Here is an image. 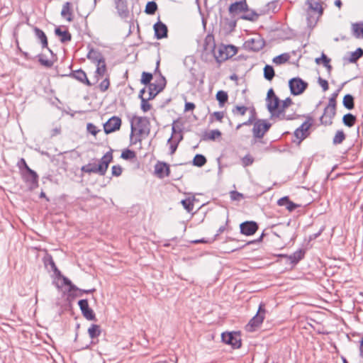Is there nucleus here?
Here are the masks:
<instances>
[{
  "mask_svg": "<svg viewBox=\"0 0 363 363\" xmlns=\"http://www.w3.org/2000/svg\"><path fill=\"white\" fill-rule=\"evenodd\" d=\"M113 160L112 150L107 152L100 160L99 164H97L98 174L104 176L109 163Z\"/></svg>",
  "mask_w": 363,
  "mask_h": 363,
  "instance_id": "obj_12",
  "label": "nucleus"
},
{
  "mask_svg": "<svg viewBox=\"0 0 363 363\" xmlns=\"http://www.w3.org/2000/svg\"><path fill=\"white\" fill-rule=\"evenodd\" d=\"M86 57L94 63H101L105 61L101 52L97 50L91 48L86 55Z\"/></svg>",
  "mask_w": 363,
  "mask_h": 363,
  "instance_id": "obj_20",
  "label": "nucleus"
},
{
  "mask_svg": "<svg viewBox=\"0 0 363 363\" xmlns=\"http://www.w3.org/2000/svg\"><path fill=\"white\" fill-rule=\"evenodd\" d=\"M155 36L157 39H162L167 37L168 29L167 26L161 22L157 21L154 25Z\"/></svg>",
  "mask_w": 363,
  "mask_h": 363,
  "instance_id": "obj_17",
  "label": "nucleus"
},
{
  "mask_svg": "<svg viewBox=\"0 0 363 363\" xmlns=\"http://www.w3.org/2000/svg\"><path fill=\"white\" fill-rule=\"evenodd\" d=\"M45 264L50 266L52 270L55 272L56 276H61V272L57 269V267L55 265V263L51 256H50V257L48 259L47 262H45Z\"/></svg>",
  "mask_w": 363,
  "mask_h": 363,
  "instance_id": "obj_49",
  "label": "nucleus"
},
{
  "mask_svg": "<svg viewBox=\"0 0 363 363\" xmlns=\"http://www.w3.org/2000/svg\"><path fill=\"white\" fill-rule=\"evenodd\" d=\"M34 33L35 36L40 40L42 48H48V38L43 30L35 27L34 28Z\"/></svg>",
  "mask_w": 363,
  "mask_h": 363,
  "instance_id": "obj_27",
  "label": "nucleus"
},
{
  "mask_svg": "<svg viewBox=\"0 0 363 363\" xmlns=\"http://www.w3.org/2000/svg\"><path fill=\"white\" fill-rule=\"evenodd\" d=\"M216 98L217 101H218L219 106L220 107L223 106L225 103L227 102L228 99V95L226 91L220 90L217 92L216 95Z\"/></svg>",
  "mask_w": 363,
  "mask_h": 363,
  "instance_id": "obj_34",
  "label": "nucleus"
},
{
  "mask_svg": "<svg viewBox=\"0 0 363 363\" xmlns=\"http://www.w3.org/2000/svg\"><path fill=\"white\" fill-rule=\"evenodd\" d=\"M291 104H292V100L291 98L288 97L285 100L282 101V105L280 108H277V110L275 113L276 116L279 117L281 116V118L286 119V120H291L293 119V117L291 116H285L284 114V109L289 106Z\"/></svg>",
  "mask_w": 363,
  "mask_h": 363,
  "instance_id": "obj_21",
  "label": "nucleus"
},
{
  "mask_svg": "<svg viewBox=\"0 0 363 363\" xmlns=\"http://www.w3.org/2000/svg\"><path fill=\"white\" fill-rule=\"evenodd\" d=\"M58 278H61L62 279L63 284L65 286H69V291H72L75 290H78V287H77L74 284L72 283V281L66 277L61 274V276H57Z\"/></svg>",
  "mask_w": 363,
  "mask_h": 363,
  "instance_id": "obj_45",
  "label": "nucleus"
},
{
  "mask_svg": "<svg viewBox=\"0 0 363 363\" xmlns=\"http://www.w3.org/2000/svg\"><path fill=\"white\" fill-rule=\"evenodd\" d=\"M21 177L29 190L33 191L38 187L39 176L35 171L30 169L22 172Z\"/></svg>",
  "mask_w": 363,
  "mask_h": 363,
  "instance_id": "obj_3",
  "label": "nucleus"
},
{
  "mask_svg": "<svg viewBox=\"0 0 363 363\" xmlns=\"http://www.w3.org/2000/svg\"><path fill=\"white\" fill-rule=\"evenodd\" d=\"M78 306L84 317L88 320H95L96 315L94 311L89 307L87 299H82L78 301Z\"/></svg>",
  "mask_w": 363,
  "mask_h": 363,
  "instance_id": "obj_14",
  "label": "nucleus"
},
{
  "mask_svg": "<svg viewBox=\"0 0 363 363\" xmlns=\"http://www.w3.org/2000/svg\"><path fill=\"white\" fill-rule=\"evenodd\" d=\"M289 57L288 53H283L274 57L273 62L276 65H281L286 62L289 60Z\"/></svg>",
  "mask_w": 363,
  "mask_h": 363,
  "instance_id": "obj_40",
  "label": "nucleus"
},
{
  "mask_svg": "<svg viewBox=\"0 0 363 363\" xmlns=\"http://www.w3.org/2000/svg\"><path fill=\"white\" fill-rule=\"evenodd\" d=\"M313 118L311 117H308V120L303 123L300 127L298 128L301 129L306 133H308V130L312 125Z\"/></svg>",
  "mask_w": 363,
  "mask_h": 363,
  "instance_id": "obj_51",
  "label": "nucleus"
},
{
  "mask_svg": "<svg viewBox=\"0 0 363 363\" xmlns=\"http://www.w3.org/2000/svg\"><path fill=\"white\" fill-rule=\"evenodd\" d=\"M110 86L109 74L99 84V87L101 91L105 92Z\"/></svg>",
  "mask_w": 363,
  "mask_h": 363,
  "instance_id": "obj_48",
  "label": "nucleus"
},
{
  "mask_svg": "<svg viewBox=\"0 0 363 363\" xmlns=\"http://www.w3.org/2000/svg\"><path fill=\"white\" fill-rule=\"evenodd\" d=\"M279 101V99L276 96L273 89H269L267 94L266 104L267 108L272 116L275 115Z\"/></svg>",
  "mask_w": 363,
  "mask_h": 363,
  "instance_id": "obj_6",
  "label": "nucleus"
},
{
  "mask_svg": "<svg viewBox=\"0 0 363 363\" xmlns=\"http://www.w3.org/2000/svg\"><path fill=\"white\" fill-rule=\"evenodd\" d=\"M254 158L250 154L245 155L241 159L242 164L245 167L252 165L254 162Z\"/></svg>",
  "mask_w": 363,
  "mask_h": 363,
  "instance_id": "obj_50",
  "label": "nucleus"
},
{
  "mask_svg": "<svg viewBox=\"0 0 363 363\" xmlns=\"http://www.w3.org/2000/svg\"><path fill=\"white\" fill-rule=\"evenodd\" d=\"M352 30L355 38H363V22L352 23Z\"/></svg>",
  "mask_w": 363,
  "mask_h": 363,
  "instance_id": "obj_29",
  "label": "nucleus"
},
{
  "mask_svg": "<svg viewBox=\"0 0 363 363\" xmlns=\"http://www.w3.org/2000/svg\"><path fill=\"white\" fill-rule=\"evenodd\" d=\"M346 138V135L342 130L336 131L335 136L333 138V144L334 145L341 144Z\"/></svg>",
  "mask_w": 363,
  "mask_h": 363,
  "instance_id": "obj_33",
  "label": "nucleus"
},
{
  "mask_svg": "<svg viewBox=\"0 0 363 363\" xmlns=\"http://www.w3.org/2000/svg\"><path fill=\"white\" fill-rule=\"evenodd\" d=\"M106 62L104 61L101 63L97 64L96 69L95 71V75L94 77L96 79L97 81H99V77H103L104 76H106Z\"/></svg>",
  "mask_w": 363,
  "mask_h": 363,
  "instance_id": "obj_28",
  "label": "nucleus"
},
{
  "mask_svg": "<svg viewBox=\"0 0 363 363\" xmlns=\"http://www.w3.org/2000/svg\"><path fill=\"white\" fill-rule=\"evenodd\" d=\"M248 108L245 106H235L232 109V113L235 116H244L248 111Z\"/></svg>",
  "mask_w": 363,
  "mask_h": 363,
  "instance_id": "obj_41",
  "label": "nucleus"
},
{
  "mask_svg": "<svg viewBox=\"0 0 363 363\" xmlns=\"http://www.w3.org/2000/svg\"><path fill=\"white\" fill-rule=\"evenodd\" d=\"M135 121L138 128V134L139 135H148L150 133V121L147 117L135 116L133 118Z\"/></svg>",
  "mask_w": 363,
  "mask_h": 363,
  "instance_id": "obj_10",
  "label": "nucleus"
},
{
  "mask_svg": "<svg viewBox=\"0 0 363 363\" xmlns=\"http://www.w3.org/2000/svg\"><path fill=\"white\" fill-rule=\"evenodd\" d=\"M244 45L248 50L258 52L264 47L265 42L260 36H256L245 41Z\"/></svg>",
  "mask_w": 363,
  "mask_h": 363,
  "instance_id": "obj_9",
  "label": "nucleus"
},
{
  "mask_svg": "<svg viewBox=\"0 0 363 363\" xmlns=\"http://www.w3.org/2000/svg\"><path fill=\"white\" fill-rule=\"evenodd\" d=\"M318 82L319 85L322 87L323 91H325L328 89V82L326 79H324L321 77H318Z\"/></svg>",
  "mask_w": 363,
  "mask_h": 363,
  "instance_id": "obj_62",
  "label": "nucleus"
},
{
  "mask_svg": "<svg viewBox=\"0 0 363 363\" xmlns=\"http://www.w3.org/2000/svg\"><path fill=\"white\" fill-rule=\"evenodd\" d=\"M16 166L18 167V169H19V172H20V174H22V172H24V171H29L31 169L28 167V165L27 164L25 159L23 158H21L17 164H16Z\"/></svg>",
  "mask_w": 363,
  "mask_h": 363,
  "instance_id": "obj_46",
  "label": "nucleus"
},
{
  "mask_svg": "<svg viewBox=\"0 0 363 363\" xmlns=\"http://www.w3.org/2000/svg\"><path fill=\"white\" fill-rule=\"evenodd\" d=\"M71 76L78 80L79 82L90 86L92 84L90 82L89 79L86 77V74L82 69H79L74 71Z\"/></svg>",
  "mask_w": 363,
  "mask_h": 363,
  "instance_id": "obj_22",
  "label": "nucleus"
},
{
  "mask_svg": "<svg viewBox=\"0 0 363 363\" xmlns=\"http://www.w3.org/2000/svg\"><path fill=\"white\" fill-rule=\"evenodd\" d=\"M336 114V109L325 107L323 115L320 118L321 125L325 126L330 125L333 124V120Z\"/></svg>",
  "mask_w": 363,
  "mask_h": 363,
  "instance_id": "obj_15",
  "label": "nucleus"
},
{
  "mask_svg": "<svg viewBox=\"0 0 363 363\" xmlns=\"http://www.w3.org/2000/svg\"><path fill=\"white\" fill-rule=\"evenodd\" d=\"M121 119L118 116H112L104 124V130L106 134L111 133L120 129Z\"/></svg>",
  "mask_w": 363,
  "mask_h": 363,
  "instance_id": "obj_13",
  "label": "nucleus"
},
{
  "mask_svg": "<svg viewBox=\"0 0 363 363\" xmlns=\"http://www.w3.org/2000/svg\"><path fill=\"white\" fill-rule=\"evenodd\" d=\"M148 89L153 91L154 92L157 91L158 94L164 89V84H157L156 83H151L148 86Z\"/></svg>",
  "mask_w": 363,
  "mask_h": 363,
  "instance_id": "obj_54",
  "label": "nucleus"
},
{
  "mask_svg": "<svg viewBox=\"0 0 363 363\" xmlns=\"http://www.w3.org/2000/svg\"><path fill=\"white\" fill-rule=\"evenodd\" d=\"M86 130L89 133H90L93 135H96L99 132V130L98 128L93 123H89L86 125Z\"/></svg>",
  "mask_w": 363,
  "mask_h": 363,
  "instance_id": "obj_55",
  "label": "nucleus"
},
{
  "mask_svg": "<svg viewBox=\"0 0 363 363\" xmlns=\"http://www.w3.org/2000/svg\"><path fill=\"white\" fill-rule=\"evenodd\" d=\"M279 101V99L276 96L273 89H269L267 94L266 104L267 108L272 116L275 115Z\"/></svg>",
  "mask_w": 363,
  "mask_h": 363,
  "instance_id": "obj_7",
  "label": "nucleus"
},
{
  "mask_svg": "<svg viewBox=\"0 0 363 363\" xmlns=\"http://www.w3.org/2000/svg\"><path fill=\"white\" fill-rule=\"evenodd\" d=\"M342 104L347 109H353L354 107V97L350 94H346L343 98Z\"/></svg>",
  "mask_w": 363,
  "mask_h": 363,
  "instance_id": "obj_32",
  "label": "nucleus"
},
{
  "mask_svg": "<svg viewBox=\"0 0 363 363\" xmlns=\"http://www.w3.org/2000/svg\"><path fill=\"white\" fill-rule=\"evenodd\" d=\"M136 156L135 155V152L133 151V150H129V149H126L125 150H123L121 153V158H123V160H132L133 158H135Z\"/></svg>",
  "mask_w": 363,
  "mask_h": 363,
  "instance_id": "obj_47",
  "label": "nucleus"
},
{
  "mask_svg": "<svg viewBox=\"0 0 363 363\" xmlns=\"http://www.w3.org/2000/svg\"><path fill=\"white\" fill-rule=\"evenodd\" d=\"M230 199L233 201H240L243 198L242 194L237 191H230Z\"/></svg>",
  "mask_w": 363,
  "mask_h": 363,
  "instance_id": "obj_60",
  "label": "nucleus"
},
{
  "mask_svg": "<svg viewBox=\"0 0 363 363\" xmlns=\"http://www.w3.org/2000/svg\"><path fill=\"white\" fill-rule=\"evenodd\" d=\"M255 122V121L253 120L252 116H249L248 119L246 121L239 123L236 126V130H239L242 126H250L251 125H254Z\"/></svg>",
  "mask_w": 363,
  "mask_h": 363,
  "instance_id": "obj_57",
  "label": "nucleus"
},
{
  "mask_svg": "<svg viewBox=\"0 0 363 363\" xmlns=\"http://www.w3.org/2000/svg\"><path fill=\"white\" fill-rule=\"evenodd\" d=\"M305 253L306 252L304 250L299 249L294 252L292 255H280L279 256L286 257L290 261L291 264L296 265L299 261L303 259Z\"/></svg>",
  "mask_w": 363,
  "mask_h": 363,
  "instance_id": "obj_19",
  "label": "nucleus"
},
{
  "mask_svg": "<svg viewBox=\"0 0 363 363\" xmlns=\"http://www.w3.org/2000/svg\"><path fill=\"white\" fill-rule=\"evenodd\" d=\"M157 10V4L155 1H148L146 4L145 12L147 14L152 15Z\"/></svg>",
  "mask_w": 363,
  "mask_h": 363,
  "instance_id": "obj_39",
  "label": "nucleus"
},
{
  "mask_svg": "<svg viewBox=\"0 0 363 363\" xmlns=\"http://www.w3.org/2000/svg\"><path fill=\"white\" fill-rule=\"evenodd\" d=\"M356 120V116L350 113L344 115L342 118L343 123L349 128H351L354 125Z\"/></svg>",
  "mask_w": 363,
  "mask_h": 363,
  "instance_id": "obj_31",
  "label": "nucleus"
},
{
  "mask_svg": "<svg viewBox=\"0 0 363 363\" xmlns=\"http://www.w3.org/2000/svg\"><path fill=\"white\" fill-rule=\"evenodd\" d=\"M210 49L214 52V57L217 62L220 63L233 57L238 52V48L233 45L221 44L218 46V52H216V44L213 35H208L205 38V49Z\"/></svg>",
  "mask_w": 363,
  "mask_h": 363,
  "instance_id": "obj_1",
  "label": "nucleus"
},
{
  "mask_svg": "<svg viewBox=\"0 0 363 363\" xmlns=\"http://www.w3.org/2000/svg\"><path fill=\"white\" fill-rule=\"evenodd\" d=\"M277 204L280 206H284L289 211H293L299 206V205L290 201L288 196L279 199L277 201Z\"/></svg>",
  "mask_w": 363,
  "mask_h": 363,
  "instance_id": "obj_23",
  "label": "nucleus"
},
{
  "mask_svg": "<svg viewBox=\"0 0 363 363\" xmlns=\"http://www.w3.org/2000/svg\"><path fill=\"white\" fill-rule=\"evenodd\" d=\"M259 14L254 10L250 9L247 5V10L243 11V13L240 16V18L250 21H255L257 20Z\"/></svg>",
  "mask_w": 363,
  "mask_h": 363,
  "instance_id": "obj_25",
  "label": "nucleus"
},
{
  "mask_svg": "<svg viewBox=\"0 0 363 363\" xmlns=\"http://www.w3.org/2000/svg\"><path fill=\"white\" fill-rule=\"evenodd\" d=\"M152 79V74L150 72H143L142 73L140 83L145 85H150L151 80Z\"/></svg>",
  "mask_w": 363,
  "mask_h": 363,
  "instance_id": "obj_44",
  "label": "nucleus"
},
{
  "mask_svg": "<svg viewBox=\"0 0 363 363\" xmlns=\"http://www.w3.org/2000/svg\"><path fill=\"white\" fill-rule=\"evenodd\" d=\"M308 84L300 77H294L289 81L291 94L294 96L301 94L308 87Z\"/></svg>",
  "mask_w": 363,
  "mask_h": 363,
  "instance_id": "obj_5",
  "label": "nucleus"
},
{
  "mask_svg": "<svg viewBox=\"0 0 363 363\" xmlns=\"http://www.w3.org/2000/svg\"><path fill=\"white\" fill-rule=\"evenodd\" d=\"M220 135H221L220 131L218 129H216V130H211L208 133L207 138L209 140H215L216 138L220 137Z\"/></svg>",
  "mask_w": 363,
  "mask_h": 363,
  "instance_id": "obj_56",
  "label": "nucleus"
},
{
  "mask_svg": "<svg viewBox=\"0 0 363 363\" xmlns=\"http://www.w3.org/2000/svg\"><path fill=\"white\" fill-rule=\"evenodd\" d=\"M61 16L65 18L67 21H72V13L71 11V3L66 2L63 4L61 11Z\"/></svg>",
  "mask_w": 363,
  "mask_h": 363,
  "instance_id": "obj_26",
  "label": "nucleus"
},
{
  "mask_svg": "<svg viewBox=\"0 0 363 363\" xmlns=\"http://www.w3.org/2000/svg\"><path fill=\"white\" fill-rule=\"evenodd\" d=\"M182 204L188 212H191L194 208L193 201L190 199L182 200Z\"/></svg>",
  "mask_w": 363,
  "mask_h": 363,
  "instance_id": "obj_52",
  "label": "nucleus"
},
{
  "mask_svg": "<svg viewBox=\"0 0 363 363\" xmlns=\"http://www.w3.org/2000/svg\"><path fill=\"white\" fill-rule=\"evenodd\" d=\"M131 133H130V140H131V143L133 144H135L137 142H141V138H140V137H135L134 139H133V133H134V131L135 130V128L134 126V124H133V121H132L131 123Z\"/></svg>",
  "mask_w": 363,
  "mask_h": 363,
  "instance_id": "obj_61",
  "label": "nucleus"
},
{
  "mask_svg": "<svg viewBox=\"0 0 363 363\" xmlns=\"http://www.w3.org/2000/svg\"><path fill=\"white\" fill-rule=\"evenodd\" d=\"M211 116H213L216 121L221 122L222 119L224 117V112H223V111H215L211 115Z\"/></svg>",
  "mask_w": 363,
  "mask_h": 363,
  "instance_id": "obj_63",
  "label": "nucleus"
},
{
  "mask_svg": "<svg viewBox=\"0 0 363 363\" xmlns=\"http://www.w3.org/2000/svg\"><path fill=\"white\" fill-rule=\"evenodd\" d=\"M196 106L194 103L192 102H186L185 103V107H184V111H193L194 108H195Z\"/></svg>",
  "mask_w": 363,
  "mask_h": 363,
  "instance_id": "obj_64",
  "label": "nucleus"
},
{
  "mask_svg": "<svg viewBox=\"0 0 363 363\" xmlns=\"http://www.w3.org/2000/svg\"><path fill=\"white\" fill-rule=\"evenodd\" d=\"M101 330L100 325H99L91 324L88 329V334L92 340L99 337L101 335Z\"/></svg>",
  "mask_w": 363,
  "mask_h": 363,
  "instance_id": "obj_30",
  "label": "nucleus"
},
{
  "mask_svg": "<svg viewBox=\"0 0 363 363\" xmlns=\"http://www.w3.org/2000/svg\"><path fill=\"white\" fill-rule=\"evenodd\" d=\"M275 75L274 69L272 66L269 65H266L264 67V77L268 80L271 81Z\"/></svg>",
  "mask_w": 363,
  "mask_h": 363,
  "instance_id": "obj_36",
  "label": "nucleus"
},
{
  "mask_svg": "<svg viewBox=\"0 0 363 363\" xmlns=\"http://www.w3.org/2000/svg\"><path fill=\"white\" fill-rule=\"evenodd\" d=\"M222 341L232 346L233 349H238L241 347L240 333L239 332H225L221 334Z\"/></svg>",
  "mask_w": 363,
  "mask_h": 363,
  "instance_id": "obj_4",
  "label": "nucleus"
},
{
  "mask_svg": "<svg viewBox=\"0 0 363 363\" xmlns=\"http://www.w3.org/2000/svg\"><path fill=\"white\" fill-rule=\"evenodd\" d=\"M38 61L40 63L41 65L50 68L53 66L54 62L51 60H48L45 58L44 55L42 54H39L38 55Z\"/></svg>",
  "mask_w": 363,
  "mask_h": 363,
  "instance_id": "obj_42",
  "label": "nucleus"
},
{
  "mask_svg": "<svg viewBox=\"0 0 363 363\" xmlns=\"http://www.w3.org/2000/svg\"><path fill=\"white\" fill-rule=\"evenodd\" d=\"M272 124L264 119H257L254 123L252 128L253 138L257 139H262L265 133L269 130Z\"/></svg>",
  "mask_w": 363,
  "mask_h": 363,
  "instance_id": "obj_2",
  "label": "nucleus"
},
{
  "mask_svg": "<svg viewBox=\"0 0 363 363\" xmlns=\"http://www.w3.org/2000/svg\"><path fill=\"white\" fill-rule=\"evenodd\" d=\"M97 164L89 163L82 167L81 171L88 174L98 173Z\"/></svg>",
  "mask_w": 363,
  "mask_h": 363,
  "instance_id": "obj_38",
  "label": "nucleus"
},
{
  "mask_svg": "<svg viewBox=\"0 0 363 363\" xmlns=\"http://www.w3.org/2000/svg\"><path fill=\"white\" fill-rule=\"evenodd\" d=\"M206 158L203 155L196 154L193 159L192 164L196 167H201L206 164Z\"/></svg>",
  "mask_w": 363,
  "mask_h": 363,
  "instance_id": "obj_35",
  "label": "nucleus"
},
{
  "mask_svg": "<svg viewBox=\"0 0 363 363\" xmlns=\"http://www.w3.org/2000/svg\"><path fill=\"white\" fill-rule=\"evenodd\" d=\"M265 313L264 303H261L259 306L257 314L250 320L247 325L251 328L250 330H255L256 328L259 327L262 323Z\"/></svg>",
  "mask_w": 363,
  "mask_h": 363,
  "instance_id": "obj_8",
  "label": "nucleus"
},
{
  "mask_svg": "<svg viewBox=\"0 0 363 363\" xmlns=\"http://www.w3.org/2000/svg\"><path fill=\"white\" fill-rule=\"evenodd\" d=\"M111 174L114 177H119L122 174V167L120 165H113L111 168Z\"/></svg>",
  "mask_w": 363,
  "mask_h": 363,
  "instance_id": "obj_59",
  "label": "nucleus"
},
{
  "mask_svg": "<svg viewBox=\"0 0 363 363\" xmlns=\"http://www.w3.org/2000/svg\"><path fill=\"white\" fill-rule=\"evenodd\" d=\"M148 99H146L145 98H142L141 99V109L144 112H147L150 110L151 105L148 103Z\"/></svg>",
  "mask_w": 363,
  "mask_h": 363,
  "instance_id": "obj_58",
  "label": "nucleus"
},
{
  "mask_svg": "<svg viewBox=\"0 0 363 363\" xmlns=\"http://www.w3.org/2000/svg\"><path fill=\"white\" fill-rule=\"evenodd\" d=\"M55 34L60 38V40L62 43L69 42L72 40V35L67 30H62L60 27L55 29Z\"/></svg>",
  "mask_w": 363,
  "mask_h": 363,
  "instance_id": "obj_24",
  "label": "nucleus"
},
{
  "mask_svg": "<svg viewBox=\"0 0 363 363\" xmlns=\"http://www.w3.org/2000/svg\"><path fill=\"white\" fill-rule=\"evenodd\" d=\"M363 56V49L358 48L354 52H351L348 59L349 62L354 63Z\"/></svg>",
  "mask_w": 363,
  "mask_h": 363,
  "instance_id": "obj_37",
  "label": "nucleus"
},
{
  "mask_svg": "<svg viewBox=\"0 0 363 363\" xmlns=\"http://www.w3.org/2000/svg\"><path fill=\"white\" fill-rule=\"evenodd\" d=\"M258 228L257 223L253 220H247L240 224V233L247 236L254 235Z\"/></svg>",
  "mask_w": 363,
  "mask_h": 363,
  "instance_id": "obj_11",
  "label": "nucleus"
},
{
  "mask_svg": "<svg viewBox=\"0 0 363 363\" xmlns=\"http://www.w3.org/2000/svg\"><path fill=\"white\" fill-rule=\"evenodd\" d=\"M308 2L311 10L318 12L320 15L323 13V8L320 3L315 1H308Z\"/></svg>",
  "mask_w": 363,
  "mask_h": 363,
  "instance_id": "obj_43",
  "label": "nucleus"
},
{
  "mask_svg": "<svg viewBox=\"0 0 363 363\" xmlns=\"http://www.w3.org/2000/svg\"><path fill=\"white\" fill-rule=\"evenodd\" d=\"M294 135L296 138L299 140L298 143L300 144L301 142L307 137L308 133H306L305 132L301 130V129L296 128V130L294 131Z\"/></svg>",
  "mask_w": 363,
  "mask_h": 363,
  "instance_id": "obj_53",
  "label": "nucleus"
},
{
  "mask_svg": "<svg viewBox=\"0 0 363 363\" xmlns=\"http://www.w3.org/2000/svg\"><path fill=\"white\" fill-rule=\"evenodd\" d=\"M155 171L160 178L169 177L170 174L169 166L166 162H158L155 164Z\"/></svg>",
  "mask_w": 363,
  "mask_h": 363,
  "instance_id": "obj_18",
  "label": "nucleus"
},
{
  "mask_svg": "<svg viewBox=\"0 0 363 363\" xmlns=\"http://www.w3.org/2000/svg\"><path fill=\"white\" fill-rule=\"evenodd\" d=\"M247 5L246 0L235 1L230 5L228 9L229 13L232 16L243 13L245 10H247Z\"/></svg>",
  "mask_w": 363,
  "mask_h": 363,
  "instance_id": "obj_16",
  "label": "nucleus"
}]
</instances>
